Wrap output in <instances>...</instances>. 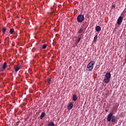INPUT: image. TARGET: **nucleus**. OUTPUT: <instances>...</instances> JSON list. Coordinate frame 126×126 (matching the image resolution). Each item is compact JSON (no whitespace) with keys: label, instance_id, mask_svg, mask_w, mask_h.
<instances>
[{"label":"nucleus","instance_id":"obj_1","mask_svg":"<svg viewBox=\"0 0 126 126\" xmlns=\"http://www.w3.org/2000/svg\"><path fill=\"white\" fill-rule=\"evenodd\" d=\"M110 79H111V73L107 72L105 75V77L103 79V82L106 84L109 83Z\"/></svg>","mask_w":126,"mask_h":126},{"label":"nucleus","instance_id":"obj_2","mask_svg":"<svg viewBox=\"0 0 126 126\" xmlns=\"http://www.w3.org/2000/svg\"><path fill=\"white\" fill-rule=\"evenodd\" d=\"M94 64H95V62L94 61H91L89 63L87 66V70H88V71H92L94 67Z\"/></svg>","mask_w":126,"mask_h":126},{"label":"nucleus","instance_id":"obj_3","mask_svg":"<svg viewBox=\"0 0 126 126\" xmlns=\"http://www.w3.org/2000/svg\"><path fill=\"white\" fill-rule=\"evenodd\" d=\"M77 21H78L79 23H81V22L84 21V16L82 14L79 15L77 17Z\"/></svg>","mask_w":126,"mask_h":126},{"label":"nucleus","instance_id":"obj_4","mask_svg":"<svg viewBox=\"0 0 126 126\" xmlns=\"http://www.w3.org/2000/svg\"><path fill=\"white\" fill-rule=\"evenodd\" d=\"M112 117H113V113H109V115H107V122H111Z\"/></svg>","mask_w":126,"mask_h":126},{"label":"nucleus","instance_id":"obj_5","mask_svg":"<svg viewBox=\"0 0 126 126\" xmlns=\"http://www.w3.org/2000/svg\"><path fill=\"white\" fill-rule=\"evenodd\" d=\"M124 19V18L123 16H120L117 20V24L118 25H120L122 22H123V20Z\"/></svg>","mask_w":126,"mask_h":126},{"label":"nucleus","instance_id":"obj_6","mask_svg":"<svg viewBox=\"0 0 126 126\" xmlns=\"http://www.w3.org/2000/svg\"><path fill=\"white\" fill-rule=\"evenodd\" d=\"M73 108V104L72 102H70L68 105V110H71Z\"/></svg>","mask_w":126,"mask_h":126},{"label":"nucleus","instance_id":"obj_7","mask_svg":"<svg viewBox=\"0 0 126 126\" xmlns=\"http://www.w3.org/2000/svg\"><path fill=\"white\" fill-rule=\"evenodd\" d=\"M95 31L96 32H99V31H101V27L99 26H97L95 27Z\"/></svg>","mask_w":126,"mask_h":126},{"label":"nucleus","instance_id":"obj_8","mask_svg":"<svg viewBox=\"0 0 126 126\" xmlns=\"http://www.w3.org/2000/svg\"><path fill=\"white\" fill-rule=\"evenodd\" d=\"M116 116H113L112 118H111V122L112 123H115L116 122Z\"/></svg>","mask_w":126,"mask_h":126},{"label":"nucleus","instance_id":"obj_9","mask_svg":"<svg viewBox=\"0 0 126 126\" xmlns=\"http://www.w3.org/2000/svg\"><path fill=\"white\" fill-rule=\"evenodd\" d=\"M14 69H15V71H16V72H17V71H18V70H19L20 69V67H19L18 66H15Z\"/></svg>","mask_w":126,"mask_h":126},{"label":"nucleus","instance_id":"obj_10","mask_svg":"<svg viewBox=\"0 0 126 126\" xmlns=\"http://www.w3.org/2000/svg\"><path fill=\"white\" fill-rule=\"evenodd\" d=\"M45 112H42L40 115V119L42 120L45 117Z\"/></svg>","mask_w":126,"mask_h":126},{"label":"nucleus","instance_id":"obj_11","mask_svg":"<svg viewBox=\"0 0 126 126\" xmlns=\"http://www.w3.org/2000/svg\"><path fill=\"white\" fill-rule=\"evenodd\" d=\"M76 100H77V96L76 95V94H74L73 96V101H76Z\"/></svg>","mask_w":126,"mask_h":126},{"label":"nucleus","instance_id":"obj_12","mask_svg":"<svg viewBox=\"0 0 126 126\" xmlns=\"http://www.w3.org/2000/svg\"><path fill=\"white\" fill-rule=\"evenodd\" d=\"M5 67H6V63L4 62L2 65L3 70H4V69H5Z\"/></svg>","mask_w":126,"mask_h":126},{"label":"nucleus","instance_id":"obj_13","mask_svg":"<svg viewBox=\"0 0 126 126\" xmlns=\"http://www.w3.org/2000/svg\"><path fill=\"white\" fill-rule=\"evenodd\" d=\"M48 126H55V124H54V122H50L49 123Z\"/></svg>","mask_w":126,"mask_h":126},{"label":"nucleus","instance_id":"obj_14","mask_svg":"<svg viewBox=\"0 0 126 126\" xmlns=\"http://www.w3.org/2000/svg\"><path fill=\"white\" fill-rule=\"evenodd\" d=\"M9 32L10 34H13V32H14V29H10Z\"/></svg>","mask_w":126,"mask_h":126},{"label":"nucleus","instance_id":"obj_15","mask_svg":"<svg viewBox=\"0 0 126 126\" xmlns=\"http://www.w3.org/2000/svg\"><path fill=\"white\" fill-rule=\"evenodd\" d=\"M98 38V35H96L94 37V42H96L97 41V38Z\"/></svg>","mask_w":126,"mask_h":126},{"label":"nucleus","instance_id":"obj_16","mask_svg":"<svg viewBox=\"0 0 126 126\" xmlns=\"http://www.w3.org/2000/svg\"><path fill=\"white\" fill-rule=\"evenodd\" d=\"M47 44H43L42 45V49H43V50H45V49H46V48H47Z\"/></svg>","mask_w":126,"mask_h":126},{"label":"nucleus","instance_id":"obj_17","mask_svg":"<svg viewBox=\"0 0 126 126\" xmlns=\"http://www.w3.org/2000/svg\"><path fill=\"white\" fill-rule=\"evenodd\" d=\"M5 31H6V29H5V28H3L2 29V33H3V34H4V33H5Z\"/></svg>","mask_w":126,"mask_h":126},{"label":"nucleus","instance_id":"obj_18","mask_svg":"<svg viewBox=\"0 0 126 126\" xmlns=\"http://www.w3.org/2000/svg\"><path fill=\"white\" fill-rule=\"evenodd\" d=\"M47 82L48 83H49V84H50V83H51V78H48L47 79Z\"/></svg>","mask_w":126,"mask_h":126},{"label":"nucleus","instance_id":"obj_19","mask_svg":"<svg viewBox=\"0 0 126 126\" xmlns=\"http://www.w3.org/2000/svg\"><path fill=\"white\" fill-rule=\"evenodd\" d=\"M80 40H81V37H79L78 40L77 41V43H79V42H80Z\"/></svg>","mask_w":126,"mask_h":126},{"label":"nucleus","instance_id":"obj_20","mask_svg":"<svg viewBox=\"0 0 126 126\" xmlns=\"http://www.w3.org/2000/svg\"><path fill=\"white\" fill-rule=\"evenodd\" d=\"M82 31H83V30H82V29H80L78 33H82Z\"/></svg>","mask_w":126,"mask_h":126},{"label":"nucleus","instance_id":"obj_21","mask_svg":"<svg viewBox=\"0 0 126 126\" xmlns=\"http://www.w3.org/2000/svg\"><path fill=\"white\" fill-rule=\"evenodd\" d=\"M112 7H113V8H116V5H112Z\"/></svg>","mask_w":126,"mask_h":126},{"label":"nucleus","instance_id":"obj_22","mask_svg":"<svg viewBox=\"0 0 126 126\" xmlns=\"http://www.w3.org/2000/svg\"><path fill=\"white\" fill-rule=\"evenodd\" d=\"M105 112H108V110H107L106 109L105 110Z\"/></svg>","mask_w":126,"mask_h":126}]
</instances>
